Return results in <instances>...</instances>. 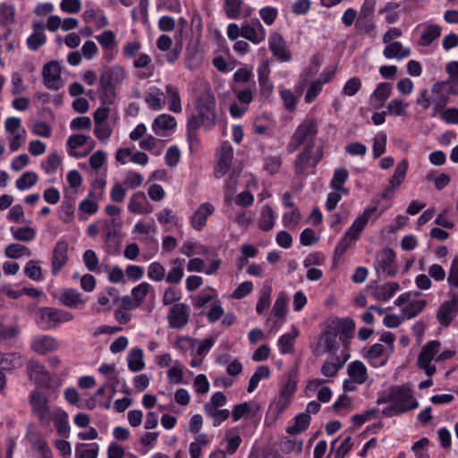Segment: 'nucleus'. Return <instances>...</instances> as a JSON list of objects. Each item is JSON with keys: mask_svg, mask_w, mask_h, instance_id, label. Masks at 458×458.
Segmentation results:
<instances>
[{"mask_svg": "<svg viewBox=\"0 0 458 458\" xmlns=\"http://www.w3.org/2000/svg\"><path fill=\"white\" fill-rule=\"evenodd\" d=\"M196 114H191L187 123L192 122L198 127H204L205 130L210 131L216 124L217 112L216 101L213 95L208 94L199 97L195 102Z\"/></svg>", "mask_w": 458, "mask_h": 458, "instance_id": "f257e3e1", "label": "nucleus"}, {"mask_svg": "<svg viewBox=\"0 0 458 458\" xmlns=\"http://www.w3.org/2000/svg\"><path fill=\"white\" fill-rule=\"evenodd\" d=\"M355 329V322L352 318H335L332 319L320 335L319 341L323 344L327 352L336 350V338L338 335H347Z\"/></svg>", "mask_w": 458, "mask_h": 458, "instance_id": "f03ea898", "label": "nucleus"}, {"mask_svg": "<svg viewBox=\"0 0 458 458\" xmlns=\"http://www.w3.org/2000/svg\"><path fill=\"white\" fill-rule=\"evenodd\" d=\"M324 157L323 146L315 149V142L309 141L302 150L297 155L293 168L296 175H301L309 167L315 168L321 162Z\"/></svg>", "mask_w": 458, "mask_h": 458, "instance_id": "7ed1b4c3", "label": "nucleus"}, {"mask_svg": "<svg viewBox=\"0 0 458 458\" xmlns=\"http://www.w3.org/2000/svg\"><path fill=\"white\" fill-rule=\"evenodd\" d=\"M318 132L316 121L305 119L295 129L291 140L286 146L288 153L292 154L297 151L305 142L313 141Z\"/></svg>", "mask_w": 458, "mask_h": 458, "instance_id": "20e7f679", "label": "nucleus"}, {"mask_svg": "<svg viewBox=\"0 0 458 458\" xmlns=\"http://www.w3.org/2000/svg\"><path fill=\"white\" fill-rule=\"evenodd\" d=\"M73 318L74 316L70 311L53 307H43L38 310L37 324L42 330H50L60 324L72 321Z\"/></svg>", "mask_w": 458, "mask_h": 458, "instance_id": "39448f33", "label": "nucleus"}, {"mask_svg": "<svg viewBox=\"0 0 458 458\" xmlns=\"http://www.w3.org/2000/svg\"><path fill=\"white\" fill-rule=\"evenodd\" d=\"M390 391L392 403L395 404L399 412L406 413L419 407L420 403L413 396L412 389L408 384L392 386Z\"/></svg>", "mask_w": 458, "mask_h": 458, "instance_id": "423d86ee", "label": "nucleus"}, {"mask_svg": "<svg viewBox=\"0 0 458 458\" xmlns=\"http://www.w3.org/2000/svg\"><path fill=\"white\" fill-rule=\"evenodd\" d=\"M447 296L449 299L440 304L436 314L437 322L443 327H448L458 314V293L449 291Z\"/></svg>", "mask_w": 458, "mask_h": 458, "instance_id": "0eeeda50", "label": "nucleus"}, {"mask_svg": "<svg viewBox=\"0 0 458 458\" xmlns=\"http://www.w3.org/2000/svg\"><path fill=\"white\" fill-rule=\"evenodd\" d=\"M383 211H377V206H372L364 209L363 213L358 216L352 222L351 226L347 229L345 233L348 237L358 241L360 238L361 233L365 229L370 218L377 220L382 215Z\"/></svg>", "mask_w": 458, "mask_h": 458, "instance_id": "6e6552de", "label": "nucleus"}, {"mask_svg": "<svg viewBox=\"0 0 458 458\" xmlns=\"http://www.w3.org/2000/svg\"><path fill=\"white\" fill-rule=\"evenodd\" d=\"M30 403L33 413L38 417V422L43 427H47L52 420L47 398L39 392H31Z\"/></svg>", "mask_w": 458, "mask_h": 458, "instance_id": "1a4fd4ad", "label": "nucleus"}, {"mask_svg": "<svg viewBox=\"0 0 458 458\" xmlns=\"http://www.w3.org/2000/svg\"><path fill=\"white\" fill-rule=\"evenodd\" d=\"M431 93L433 96V113L431 116H435L445 108L450 101V96L453 95L450 92V86L447 84V81H436L432 85Z\"/></svg>", "mask_w": 458, "mask_h": 458, "instance_id": "9d476101", "label": "nucleus"}, {"mask_svg": "<svg viewBox=\"0 0 458 458\" xmlns=\"http://www.w3.org/2000/svg\"><path fill=\"white\" fill-rule=\"evenodd\" d=\"M59 304L73 310H81L85 307L87 298L74 288H63L55 295Z\"/></svg>", "mask_w": 458, "mask_h": 458, "instance_id": "9b49d317", "label": "nucleus"}, {"mask_svg": "<svg viewBox=\"0 0 458 458\" xmlns=\"http://www.w3.org/2000/svg\"><path fill=\"white\" fill-rule=\"evenodd\" d=\"M42 77L44 85L49 89L57 90L63 86L61 66L57 61H50L44 64Z\"/></svg>", "mask_w": 458, "mask_h": 458, "instance_id": "f8f14e48", "label": "nucleus"}, {"mask_svg": "<svg viewBox=\"0 0 458 458\" xmlns=\"http://www.w3.org/2000/svg\"><path fill=\"white\" fill-rule=\"evenodd\" d=\"M268 47L273 55L279 62L284 63L292 60V53L281 34L273 33L268 38Z\"/></svg>", "mask_w": 458, "mask_h": 458, "instance_id": "ddd939ff", "label": "nucleus"}, {"mask_svg": "<svg viewBox=\"0 0 458 458\" xmlns=\"http://www.w3.org/2000/svg\"><path fill=\"white\" fill-rule=\"evenodd\" d=\"M121 225V221L116 218H108L104 221V242L109 250H117L119 247Z\"/></svg>", "mask_w": 458, "mask_h": 458, "instance_id": "4468645a", "label": "nucleus"}, {"mask_svg": "<svg viewBox=\"0 0 458 458\" xmlns=\"http://www.w3.org/2000/svg\"><path fill=\"white\" fill-rule=\"evenodd\" d=\"M233 157V148L232 145L228 141H225L221 146L220 156L214 168L216 178L220 179L227 174L232 165Z\"/></svg>", "mask_w": 458, "mask_h": 458, "instance_id": "2eb2a0df", "label": "nucleus"}, {"mask_svg": "<svg viewBox=\"0 0 458 458\" xmlns=\"http://www.w3.org/2000/svg\"><path fill=\"white\" fill-rule=\"evenodd\" d=\"M69 244L66 241L59 240L53 250L52 254V274L57 276L61 269L68 262Z\"/></svg>", "mask_w": 458, "mask_h": 458, "instance_id": "dca6fc26", "label": "nucleus"}, {"mask_svg": "<svg viewBox=\"0 0 458 458\" xmlns=\"http://www.w3.org/2000/svg\"><path fill=\"white\" fill-rule=\"evenodd\" d=\"M188 306L182 302L174 304L168 314V323L170 327L181 329L188 323Z\"/></svg>", "mask_w": 458, "mask_h": 458, "instance_id": "f3484780", "label": "nucleus"}, {"mask_svg": "<svg viewBox=\"0 0 458 458\" xmlns=\"http://www.w3.org/2000/svg\"><path fill=\"white\" fill-rule=\"evenodd\" d=\"M395 259V252L391 248H385L377 256V266L376 270H382L387 276L393 277L396 275V268L394 266Z\"/></svg>", "mask_w": 458, "mask_h": 458, "instance_id": "a211bd4d", "label": "nucleus"}, {"mask_svg": "<svg viewBox=\"0 0 458 458\" xmlns=\"http://www.w3.org/2000/svg\"><path fill=\"white\" fill-rule=\"evenodd\" d=\"M215 212V207L210 202H204L199 206L191 216V225L196 231H201L207 225L208 218Z\"/></svg>", "mask_w": 458, "mask_h": 458, "instance_id": "6ab92c4d", "label": "nucleus"}, {"mask_svg": "<svg viewBox=\"0 0 458 458\" xmlns=\"http://www.w3.org/2000/svg\"><path fill=\"white\" fill-rule=\"evenodd\" d=\"M393 91V84L391 82H380L369 96L370 106L374 109L382 108L386 100L389 98Z\"/></svg>", "mask_w": 458, "mask_h": 458, "instance_id": "aec40b11", "label": "nucleus"}, {"mask_svg": "<svg viewBox=\"0 0 458 458\" xmlns=\"http://www.w3.org/2000/svg\"><path fill=\"white\" fill-rule=\"evenodd\" d=\"M128 209L131 213L148 215L153 211V206L148 201L143 191H137L131 195Z\"/></svg>", "mask_w": 458, "mask_h": 458, "instance_id": "412c9836", "label": "nucleus"}, {"mask_svg": "<svg viewBox=\"0 0 458 458\" xmlns=\"http://www.w3.org/2000/svg\"><path fill=\"white\" fill-rule=\"evenodd\" d=\"M126 77V71L121 65H114L107 68L99 78V84L117 87Z\"/></svg>", "mask_w": 458, "mask_h": 458, "instance_id": "4be33fe9", "label": "nucleus"}, {"mask_svg": "<svg viewBox=\"0 0 458 458\" xmlns=\"http://www.w3.org/2000/svg\"><path fill=\"white\" fill-rule=\"evenodd\" d=\"M45 24L43 21H35L32 24V34L26 40L27 47L30 51H38L47 42L45 34Z\"/></svg>", "mask_w": 458, "mask_h": 458, "instance_id": "5701e85b", "label": "nucleus"}, {"mask_svg": "<svg viewBox=\"0 0 458 458\" xmlns=\"http://www.w3.org/2000/svg\"><path fill=\"white\" fill-rule=\"evenodd\" d=\"M27 373L30 380L37 385L49 384L50 377L45 366L38 360H30L27 365Z\"/></svg>", "mask_w": 458, "mask_h": 458, "instance_id": "b1692460", "label": "nucleus"}, {"mask_svg": "<svg viewBox=\"0 0 458 458\" xmlns=\"http://www.w3.org/2000/svg\"><path fill=\"white\" fill-rule=\"evenodd\" d=\"M57 340L50 335H38L31 341V349L38 354H46L57 350Z\"/></svg>", "mask_w": 458, "mask_h": 458, "instance_id": "393cba45", "label": "nucleus"}, {"mask_svg": "<svg viewBox=\"0 0 458 458\" xmlns=\"http://www.w3.org/2000/svg\"><path fill=\"white\" fill-rule=\"evenodd\" d=\"M90 140V136L76 133L69 136L66 146L68 148L69 156L75 158H82L89 155V151H76L75 149L87 144L88 140Z\"/></svg>", "mask_w": 458, "mask_h": 458, "instance_id": "a878e982", "label": "nucleus"}, {"mask_svg": "<svg viewBox=\"0 0 458 458\" xmlns=\"http://www.w3.org/2000/svg\"><path fill=\"white\" fill-rule=\"evenodd\" d=\"M287 294L284 292L279 293L272 308L271 314L267 319V324L272 322L273 326H275L277 320L285 318L287 312Z\"/></svg>", "mask_w": 458, "mask_h": 458, "instance_id": "bb28decb", "label": "nucleus"}, {"mask_svg": "<svg viewBox=\"0 0 458 458\" xmlns=\"http://www.w3.org/2000/svg\"><path fill=\"white\" fill-rule=\"evenodd\" d=\"M177 126L175 118L168 114L157 115L152 123V130L158 136H165V131H174Z\"/></svg>", "mask_w": 458, "mask_h": 458, "instance_id": "cd10ccee", "label": "nucleus"}, {"mask_svg": "<svg viewBox=\"0 0 458 458\" xmlns=\"http://www.w3.org/2000/svg\"><path fill=\"white\" fill-rule=\"evenodd\" d=\"M255 25L256 27L251 25L242 26V37L258 45L265 40L266 30L258 19L255 20Z\"/></svg>", "mask_w": 458, "mask_h": 458, "instance_id": "c85d7f7f", "label": "nucleus"}, {"mask_svg": "<svg viewBox=\"0 0 458 458\" xmlns=\"http://www.w3.org/2000/svg\"><path fill=\"white\" fill-rule=\"evenodd\" d=\"M151 57L146 54L141 53L133 62V66L136 69L144 68L147 70L138 71L136 75L140 80H147L153 76V66L151 65Z\"/></svg>", "mask_w": 458, "mask_h": 458, "instance_id": "c756f323", "label": "nucleus"}, {"mask_svg": "<svg viewBox=\"0 0 458 458\" xmlns=\"http://www.w3.org/2000/svg\"><path fill=\"white\" fill-rule=\"evenodd\" d=\"M55 424V428L59 436L67 438L70 435V424L68 420V414L65 411L59 409L52 416V420Z\"/></svg>", "mask_w": 458, "mask_h": 458, "instance_id": "7c9ffc66", "label": "nucleus"}, {"mask_svg": "<svg viewBox=\"0 0 458 458\" xmlns=\"http://www.w3.org/2000/svg\"><path fill=\"white\" fill-rule=\"evenodd\" d=\"M400 289V285L396 282H388L377 286L373 291V296L378 301H389L394 293Z\"/></svg>", "mask_w": 458, "mask_h": 458, "instance_id": "2f4dec72", "label": "nucleus"}, {"mask_svg": "<svg viewBox=\"0 0 458 458\" xmlns=\"http://www.w3.org/2000/svg\"><path fill=\"white\" fill-rule=\"evenodd\" d=\"M163 91L156 87L151 86L145 93L144 99L152 110H160L163 108Z\"/></svg>", "mask_w": 458, "mask_h": 458, "instance_id": "473e14b6", "label": "nucleus"}, {"mask_svg": "<svg viewBox=\"0 0 458 458\" xmlns=\"http://www.w3.org/2000/svg\"><path fill=\"white\" fill-rule=\"evenodd\" d=\"M348 375L356 384L361 385L368 378L367 368L362 361L354 360L348 366Z\"/></svg>", "mask_w": 458, "mask_h": 458, "instance_id": "72a5a7b5", "label": "nucleus"}, {"mask_svg": "<svg viewBox=\"0 0 458 458\" xmlns=\"http://www.w3.org/2000/svg\"><path fill=\"white\" fill-rule=\"evenodd\" d=\"M165 94L168 99V109L175 114L181 113L182 108L178 87L174 84H167Z\"/></svg>", "mask_w": 458, "mask_h": 458, "instance_id": "f704fd0d", "label": "nucleus"}, {"mask_svg": "<svg viewBox=\"0 0 458 458\" xmlns=\"http://www.w3.org/2000/svg\"><path fill=\"white\" fill-rule=\"evenodd\" d=\"M442 29L437 24L426 25L422 31L419 44L422 47L430 46L436 39L441 36Z\"/></svg>", "mask_w": 458, "mask_h": 458, "instance_id": "c9c22d12", "label": "nucleus"}, {"mask_svg": "<svg viewBox=\"0 0 458 458\" xmlns=\"http://www.w3.org/2000/svg\"><path fill=\"white\" fill-rule=\"evenodd\" d=\"M355 31L358 35H367L369 38H374L376 37V25L372 18H365L359 16L355 24Z\"/></svg>", "mask_w": 458, "mask_h": 458, "instance_id": "e433bc0d", "label": "nucleus"}, {"mask_svg": "<svg viewBox=\"0 0 458 458\" xmlns=\"http://www.w3.org/2000/svg\"><path fill=\"white\" fill-rule=\"evenodd\" d=\"M299 335V331L297 328L293 327V333H285L283 334L278 338V347L281 354H288L293 352V346L295 343V339Z\"/></svg>", "mask_w": 458, "mask_h": 458, "instance_id": "4c0bfd02", "label": "nucleus"}, {"mask_svg": "<svg viewBox=\"0 0 458 458\" xmlns=\"http://www.w3.org/2000/svg\"><path fill=\"white\" fill-rule=\"evenodd\" d=\"M293 420V425L286 428V432L290 435H297L306 430L310 424L311 417L308 413L301 412L297 414Z\"/></svg>", "mask_w": 458, "mask_h": 458, "instance_id": "58836bf2", "label": "nucleus"}, {"mask_svg": "<svg viewBox=\"0 0 458 458\" xmlns=\"http://www.w3.org/2000/svg\"><path fill=\"white\" fill-rule=\"evenodd\" d=\"M441 344L438 340L428 342L418 355L417 361H432L437 357Z\"/></svg>", "mask_w": 458, "mask_h": 458, "instance_id": "ea45409f", "label": "nucleus"}, {"mask_svg": "<svg viewBox=\"0 0 458 458\" xmlns=\"http://www.w3.org/2000/svg\"><path fill=\"white\" fill-rule=\"evenodd\" d=\"M199 129V127L194 122L191 123H187L186 124L187 142L191 153H196L200 148V140L198 134Z\"/></svg>", "mask_w": 458, "mask_h": 458, "instance_id": "a19ab883", "label": "nucleus"}, {"mask_svg": "<svg viewBox=\"0 0 458 458\" xmlns=\"http://www.w3.org/2000/svg\"><path fill=\"white\" fill-rule=\"evenodd\" d=\"M128 368L131 372H138L144 369L143 351L140 348H133L127 356Z\"/></svg>", "mask_w": 458, "mask_h": 458, "instance_id": "79ce46f5", "label": "nucleus"}, {"mask_svg": "<svg viewBox=\"0 0 458 458\" xmlns=\"http://www.w3.org/2000/svg\"><path fill=\"white\" fill-rule=\"evenodd\" d=\"M428 302L426 300H412L403 307V315L410 319L418 316L427 306Z\"/></svg>", "mask_w": 458, "mask_h": 458, "instance_id": "37998d69", "label": "nucleus"}, {"mask_svg": "<svg viewBox=\"0 0 458 458\" xmlns=\"http://www.w3.org/2000/svg\"><path fill=\"white\" fill-rule=\"evenodd\" d=\"M275 219L276 216L273 208L269 205H266L261 210L259 227L264 232H268L274 227Z\"/></svg>", "mask_w": 458, "mask_h": 458, "instance_id": "c03bdc74", "label": "nucleus"}, {"mask_svg": "<svg viewBox=\"0 0 458 458\" xmlns=\"http://www.w3.org/2000/svg\"><path fill=\"white\" fill-rule=\"evenodd\" d=\"M184 262H185V260L182 259H175L173 261V264L174 265V267L169 270V272L165 277L166 283L179 284L182 281V279L184 276V268H183Z\"/></svg>", "mask_w": 458, "mask_h": 458, "instance_id": "a18cd8bd", "label": "nucleus"}, {"mask_svg": "<svg viewBox=\"0 0 458 458\" xmlns=\"http://www.w3.org/2000/svg\"><path fill=\"white\" fill-rule=\"evenodd\" d=\"M409 167L408 161L406 159H403L400 161L394 170V174L391 176L389 180L390 185L394 188H398L404 182L407 170Z\"/></svg>", "mask_w": 458, "mask_h": 458, "instance_id": "49530a36", "label": "nucleus"}, {"mask_svg": "<svg viewBox=\"0 0 458 458\" xmlns=\"http://www.w3.org/2000/svg\"><path fill=\"white\" fill-rule=\"evenodd\" d=\"M271 293L272 288L270 286H265L261 290L259 298L256 304V312L259 315H264L265 312L269 309L271 304Z\"/></svg>", "mask_w": 458, "mask_h": 458, "instance_id": "de8ad7c7", "label": "nucleus"}, {"mask_svg": "<svg viewBox=\"0 0 458 458\" xmlns=\"http://www.w3.org/2000/svg\"><path fill=\"white\" fill-rule=\"evenodd\" d=\"M62 164V157L56 152H51L48 154L47 160L42 161L40 164L41 168L45 174H55L59 165Z\"/></svg>", "mask_w": 458, "mask_h": 458, "instance_id": "09e8293b", "label": "nucleus"}, {"mask_svg": "<svg viewBox=\"0 0 458 458\" xmlns=\"http://www.w3.org/2000/svg\"><path fill=\"white\" fill-rule=\"evenodd\" d=\"M99 100L103 106H110L114 103L116 98V88L99 84L98 87Z\"/></svg>", "mask_w": 458, "mask_h": 458, "instance_id": "8fccbe9b", "label": "nucleus"}, {"mask_svg": "<svg viewBox=\"0 0 458 458\" xmlns=\"http://www.w3.org/2000/svg\"><path fill=\"white\" fill-rule=\"evenodd\" d=\"M13 238L21 242H30L36 237V230L30 226H23L15 228L12 226L10 229Z\"/></svg>", "mask_w": 458, "mask_h": 458, "instance_id": "3c124183", "label": "nucleus"}, {"mask_svg": "<svg viewBox=\"0 0 458 458\" xmlns=\"http://www.w3.org/2000/svg\"><path fill=\"white\" fill-rule=\"evenodd\" d=\"M20 366V357L13 352H0V369L12 370Z\"/></svg>", "mask_w": 458, "mask_h": 458, "instance_id": "603ef678", "label": "nucleus"}, {"mask_svg": "<svg viewBox=\"0 0 458 458\" xmlns=\"http://www.w3.org/2000/svg\"><path fill=\"white\" fill-rule=\"evenodd\" d=\"M4 255L9 259H17L22 256L30 257L31 255V251L24 245L11 243L5 248Z\"/></svg>", "mask_w": 458, "mask_h": 458, "instance_id": "864d4df0", "label": "nucleus"}, {"mask_svg": "<svg viewBox=\"0 0 458 458\" xmlns=\"http://www.w3.org/2000/svg\"><path fill=\"white\" fill-rule=\"evenodd\" d=\"M38 180V176L35 172H25L15 182V186L20 191H25L33 187Z\"/></svg>", "mask_w": 458, "mask_h": 458, "instance_id": "5fc2aeb1", "label": "nucleus"}, {"mask_svg": "<svg viewBox=\"0 0 458 458\" xmlns=\"http://www.w3.org/2000/svg\"><path fill=\"white\" fill-rule=\"evenodd\" d=\"M297 390V380L292 374L289 375L288 378L281 385L279 395L293 400V397Z\"/></svg>", "mask_w": 458, "mask_h": 458, "instance_id": "6e6d98bb", "label": "nucleus"}, {"mask_svg": "<svg viewBox=\"0 0 458 458\" xmlns=\"http://www.w3.org/2000/svg\"><path fill=\"white\" fill-rule=\"evenodd\" d=\"M87 445L78 444L75 448V455L77 458H98V445L97 443L90 444L89 448H84Z\"/></svg>", "mask_w": 458, "mask_h": 458, "instance_id": "4d7b16f0", "label": "nucleus"}, {"mask_svg": "<svg viewBox=\"0 0 458 458\" xmlns=\"http://www.w3.org/2000/svg\"><path fill=\"white\" fill-rule=\"evenodd\" d=\"M357 241L348 237L347 233H344V237L340 240L335 247L334 252V263H336L341 257H343L348 249L356 242Z\"/></svg>", "mask_w": 458, "mask_h": 458, "instance_id": "13d9d810", "label": "nucleus"}, {"mask_svg": "<svg viewBox=\"0 0 458 458\" xmlns=\"http://www.w3.org/2000/svg\"><path fill=\"white\" fill-rule=\"evenodd\" d=\"M349 178V172L344 167L335 168L334 170L333 178L330 182V187L332 190L340 189L341 185H344Z\"/></svg>", "mask_w": 458, "mask_h": 458, "instance_id": "bf43d9fd", "label": "nucleus"}, {"mask_svg": "<svg viewBox=\"0 0 458 458\" xmlns=\"http://www.w3.org/2000/svg\"><path fill=\"white\" fill-rule=\"evenodd\" d=\"M386 141H387L386 134L383 131L378 132L375 136L374 142H373V148H372L374 158H378L386 152Z\"/></svg>", "mask_w": 458, "mask_h": 458, "instance_id": "052dcab7", "label": "nucleus"}, {"mask_svg": "<svg viewBox=\"0 0 458 458\" xmlns=\"http://www.w3.org/2000/svg\"><path fill=\"white\" fill-rule=\"evenodd\" d=\"M280 98L284 103V108L293 112L296 109L297 106V97L294 95L292 89H284L279 90Z\"/></svg>", "mask_w": 458, "mask_h": 458, "instance_id": "680f3d73", "label": "nucleus"}, {"mask_svg": "<svg viewBox=\"0 0 458 458\" xmlns=\"http://www.w3.org/2000/svg\"><path fill=\"white\" fill-rule=\"evenodd\" d=\"M242 0H225L224 9L229 19H238L241 15Z\"/></svg>", "mask_w": 458, "mask_h": 458, "instance_id": "e2e57ef3", "label": "nucleus"}, {"mask_svg": "<svg viewBox=\"0 0 458 458\" xmlns=\"http://www.w3.org/2000/svg\"><path fill=\"white\" fill-rule=\"evenodd\" d=\"M24 274L34 281H40L42 277V269L36 260H30L24 267Z\"/></svg>", "mask_w": 458, "mask_h": 458, "instance_id": "0e129e2a", "label": "nucleus"}, {"mask_svg": "<svg viewBox=\"0 0 458 458\" xmlns=\"http://www.w3.org/2000/svg\"><path fill=\"white\" fill-rule=\"evenodd\" d=\"M408 107V103H405L402 99H392L387 106H386V112L390 115L394 116H401L403 115L406 112V108Z\"/></svg>", "mask_w": 458, "mask_h": 458, "instance_id": "69168bd1", "label": "nucleus"}, {"mask_svg": "<svg viewBox=\"0 0 458 458\" xmlns=\"http://www.w3.org/2000/svg\"><path fill=\"white\" fill-rule=\"evenodd\" d=\"M428 445L429 439L425 437H421L413 444L411 450L414 453L416 458H430L427 450Z\"/></svg>", "mask_w": 458, "mask_h": 458, "instance_id": "338daca9", "label": "nucleus"}, {"mask_svg": "<svg viewBox=\"0 0 458 458\" xmlns=\"http://www.w3.org/2000/svg\"><path fill=\"white\" fill-rule=\"evenodd\" d=\"M447 284L450 289H458V256L454 257L451 262Z\"/></svg>", "mask_w": 458, "mask_h": 458, "instance_id": "774afa93", "label": "nucleus"}]
</instances>
